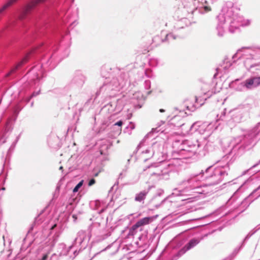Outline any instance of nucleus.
Returning a JSON list of instances; mask_svg holds the SVG:
<instances>
[{
	"label": "nucleus",
	"mask_w": 260,
	"mask_h": 260,
	"mask_svg": "<svg viewBox=\"0 0 260 260\" xmlns=\"http://www.w3.org/2000/svg\"><path fill=\"white\" fill-rule=\"evenodd\" d=\"M260 139V122L251 130L243 136L232 139L229 153L216 161V167H208L199 174H192L178 183L173 194L176 196L190 197L189 199L204 197L213 192L210 186L219 184L225 180L232 164L231 156L241 155L245 150H249Z\"/></svg>",
	"instance_id": "nucleus-1"
},
{
	"label": "nucleus",
	"mask_w": 260,
	"mask_h": 260,
	"mask_svg": "<svg viewBox=\"0 0 260 260\" xmlns=\"http://www.w3.org/2000/svg\"><path fill=\"white\" fill-rule=\"evenodd\" d=\"M208 143H202L197 139L176 140L172 144L173 158L167 161H160L148 166L151 176L159 179L167 180L170 174L177 171L180 160L196 156L202 157L208 152Z\"/></svg>",
	"instance_id": "nucleus-2"
},
{
	"label": "nucleus",
	"mask_w": 260,
	"mask_h": 260,
	"mask_svg": "<svg viewBox=\"0 0 260 260\" xmlns=\"http://www.w3.org/2000/svg\"><path fill=\"white\" fill-rule=\"evenodd\" d=\"M239 9L235 7L232 2H226L223 6L221 12L217 16L218 22L216 27L217 35L222 37L225 33L223 25L226 24L231 34L238 32L240 27L243 26V18L239 14Z\"/></svg>",
	"instance_id": "nucleus-3"
},
{
	"label": "nucleus",
	"mask_w": 260,
	"mask_h": 260,
	"mask_svg": "<svg viewBox=\"0 0 260 260\" xmlns=\"http://www.w3.org/2000/svg\"><path fill=\"white\" fill-rule=\"evenodd\" d=\"M128 82V75L120 70H116L108 77H105L103 85L96 92V95L103 94L112 98L116 96Z\"/></svg>",
	"instance_id": "nucleus-4"
},
{
	"label": "nucleus",
	"mask_w": 260,
	"mask_h": 260,
	"mask_svg": "<svg viewBox=\"0 0 260 260\" xmlns=\"http://www.w3.org/2000/svg\"><path fill=\"white\" fill-rule=\"evenodd\" d=\"M210 11L208 6H204L200 0H182V5L176 11L175 15L177 17L192 18L194 13L198 12L205 14Z\"/></svg>",
	"instance_id": "nucleus-5"
},
{
	"label": "nucleus",
	"mask_w": 260,
	"mask_h": 260,
	"mask_svg": "<svg viewBox=\"0 0 260 260\" xmlns=\"http://www.w3.org/2000/svg\"><path fill=\"white\" fill-rule=\"evenodd\" d=\"M237 58L241 59L245 67L249 69L254 66L253 61L260 59V47H243L233 56V62Z\"/></svg>",
	"instance_id": "nucleus-6"
},
{
	"label": "nucleus",
	"mask_w": 260,
	"mask_h": 260,
	"mask_svg": "<svg viewBox=\"0 0 260 260\" xmlns=\"http://www.w3.org/2000/svg\"><path fill=\"white\" fill-rule=\"evenodd\" d=\"M177 18L178 19L176 20L174 24L172 32L166 35L165 38L162 40L163 42H168L170 43L174 40L184 37L186 35V28L194 23L189 18L185 17Z\"/></svg>",
	"instance_id": "nucleus-7"
},
{
	"label": "nucleus",
	"mask_w": 260,
	"mask_h": 260,
	"mask_svg": "<svg viewBox=\"0 0 260 260\" xmlns=\"http://www.w3.org/2000/svg\"><path fill=\"white\" fill-rule=\"evenodd\" d=\"M90 237L91 235L89 232L83 230L79 231L77 233V236L72 245L69 247L67 254L72 257L71 253H73L74 254L73 258L75 257L80 251L86 248Z\"/></svg>",
	"instance_id": "nucleus-8"
},
{
	"label": "nucleus",
	"mask_w": 260,
	"mask_h": 260,
	"mask_svg": "<svg viewBox=\"0 0 260 260\" xmlns=\"http://www.w3.org/2000/svg\"><path fill=\"white\" fill-rule=\"evenodd\" d=\"M243 114V109H233L227 113L226 109H224L220 115H217V121L221 120L226 122L230 127H233L242 121Z\"/></svg>",
	"instance_id": "nucleus-9"
},
{
	"label": "nucleus",
	"mask_w": 260,
	"mask_h": 260,
	"mask_svg": "<svg viewBox=\"0 0 260 260\" xmlns=\"http://www.w3.org/2000/svg\"><path fill=\"white\" fill-rule=\"evenodd\" d=\"M260 197V185L254 189L248 196L244 198L242 201L235 204L234 208L239 213L244 211L254 200Z\"/></svg>",
	"instance_id": "nucleus-10"
},
{
	"label": "nucleus",
	"mask_w": 260,
	"mask_h": 260,
	"mask_svg": "<svg viewBox=\"0 0 260 260\" xmlns=\"http://www.w3.org/2000/svg\"><path fill=\"white\" fill-rule=\"evenodd\" d=\"M144 143L141 142L137 147V152L142 154H147L144 160L146 161L152 157L155 154H159L160 152L161 146L157 142L153 143L151 146L145 148H143Z\"/></svg>",
	"instance_id": "nucleus-11"
},
{
	"label": "nucleus",
	"mask_w": 260,
	"mask_h": 260,
	"mask_svg": "<svg viewBox=\"0 0 260 260\" xmlns=\"http://www.w3.org/2000/svg\"><path fill=\"white\" fill-rule=\"evenodd\" d=\"M214 129L213 124L212 123H204L199 125V123L196 122L189 126L188 132L191 133L194 132H198L201 135H204L205 138L210 136Z\"/></svg>",
	"instance_id": "nucleus-12"
},
{
	"label": "nucleus",
	"mask_w": 260,
	"mask_h": 260,
	"mask_svg": "<svg viewBox=\"0 0 260 260\" xmlns=\"http://www.w3.org/2000/svg\"><path fill=\"white\" fill-rule=\"evenodd\" d=\"M46 0H32L29 3L25 8L23 14L21 15V19H25L34 10L40 6V5L44 4Z\"/></svg>",
	"instance_id": "nucleus-13"
},
{
	"label": "nucleus",
	"mask_w": 260,
	"mask_h": 260,
	"mask_svg": "<svg viewBox=\"0 0 260 260\" xmlns=\"http://www.w3.org/2000/svg\"><path fill=\"white\" fill-rule=\"evenodd\" d=\"M230 87L238 91L250 90L247 79L242 81L236 79L230 83Z\"/></svg>",
	"instance_id": "nucleus-14"
},
{
	"label": "nucleus",
	"mask_w": 260,
	"mask_h": 260,
	"mask_svg": "<svg viewBox=\"0 0 260 260\" xmlns=\"http://www.w3.org/2000/svg\"><path fill=\"white\" fill-rule=\"evenodd\" d=\"M248 187L247 182L245 181L238 189L234 192L231 198L228 200L227 204L228 205L235 204L236 201L240 197L241 194Z\"/></svg>",
	"instance_id": "nucleus-15"
},
{
	"label": "nucleus",
	"mask_w": 260,
	"mask_h": 260,
	"mask_svg": "<svg viewBox=\"0 0 260 260\" xmlns=\"http://www.w3.org/2000/svg\"><path fill=\"white\" fill-rule=\"evenodd\" d=\"M86 77L81 71H77L71 81L72 84H74L77 87H82L86 80Z\"/></svg>",
	"instance_id": "nucleus-16"
},
{
	"label": "nucleus",
	"mask_w": 260,
	"mask_h": 260,
	"mask_svg": "<svg viewBox=\"0 0 260 260\" xmlns=\"http://www.w3.org/2000/svg\"><path fill=\"white\" fill-rule=\"evenodd\" d=\"M141 229L137 225L136 223L132 226L130 228H126L122 231V234L125 238H131L136 235L138 232H141Z\"/></svg>",
	"instance_id": "nucleus-17"
},
{
	"label": "nucleus",
	"mask_w": 260,
	"mask_h": 260,
	"mask_svg": "<svg viewBox=\"0 0 260 260\" xmlns=\"http://www.w3.org/2000/svg\"><path fill=\"white\" fill-rule=\"evenodd\" d=\"M158 217V215H155L152 216H148L139 219L135 223L137 225L139 228V229H141L142 231L143 230V226L149 224V223L152 222L156 218Z\"/></svg>",
	"instance_id": "nucleus-18"
},
{
	"label": "nucleus",
	"mask_w": 260,
	"mask_h": 260,
	"mask_svg": "<svg viewBox=\"0 0 260 260\" xmlns=\"http://www.w3.org/2000/svg\"><path fill=\"white\" fill-rule=\"evenodd\" d=\"M200 240L198 239L193 238L189 240V241L179 251L180 252L184 253L187 251L193 248L197 245L200 243Z\"/></svg>",
	"instance_id": "nucleus-19"
},
{
	"label": "nucleus",
	"mask_w": 260,
	"mask_h": 260,
	"mask_svg": "<svg viewBox=\"0 0 260 260\" xmlns=\"http://www.w3.org/2000/svg\"><path fill=\"white\" fill-rule=\"evenodd\" d=\"M247 79L250 90L260 86V76H252Z\"/></svg>",
	"instance_id": "nucleus-20"
},
{
	"label": "nucleus",
	"mask_w": 260,
	"mask_h": 260,
	"mask_svg": "<svg viewBox=\"0 0 260 260\" xmlns=\"http://www.w3.org/2000/svg\"><path fill=\"white\" fill-rule=\"evenodd\" d=\"M150 190V188L147 189H145L137 193L135 195V201L137 202L144 203L147 194L148 193Z\"/></svg>",
	"instance_id": "nucleus-21"
},
{
	"label": "nucleus",
	"mask_w": 260,
	"mask_h": 260,
	"mask_svg": "<svg viewBox=\"0 0 260 260\" xmlns=\"http://www.w3.org/2000/svg\"><path fill=\"white\" fill-rule=\"evenodd\" d=\"M41 51V48H33L31 50V51L29 53H28L25 56V57L22 59V60L18 63V64L17 66V67H16V68L15 69H14L12 71V72H15V70H16L18 68L20 67L23 63L26 62L28 60L29 58L30 57V56L31 54L35 53V52H40Z\"/></svg>",
	"instance_id": "nucleus-22"
},
{
	"label": "nucleus",
	"mask_w": 260,
	"mask_h": 260,
	"mask_svg": "<svg viewBox=\"0 0 260 260\" xmlns=\"http://www.w3.org/2000/svg\"><path fill=\"white\" fill-rule=\"evenodd\" d=\"M39 216H38V217H36L35 218V220L34 222V223H32V224L31 225V226H30V228H29L28 231V233H27V236H29L30 235H31L32 236L33 234H34V229L35 227V226L38 224H40V223H41L43 221H41L40 220V219L39 218Z\"/></svg>",
	"instance_id": "nucleus-23"
},
{
	"label": "nucleus",
	"mask_w": 260,
	"mask_h": 260,
	"mask_svg": "<svg viewBox=\"0 0 260 260\" xmlns=\"http://www.w3.org/2000/svg\"><path fill=\"white\" fill-rule=\"evenodd\" d=\"M161 61L157 58H151L149 60V65L152 67H156L159 64H162Z\"/></svg>",
	"instance_id": "nucleus-24"
},
{
	"label": "nucleus",
	"mask_w": 260,
	"mask_h": 260,
	"mask_svg": "<svg viewBox=\"0 0 260 260\" xmlns=\"http://www.w3.org/2000/svg\"><path fill=\"white\" fill-rule=\"evenodd\" d=\"M17 0H10L0 9V15Z\"/></svg>",
	"instance_id": "nucleus-25"
},
{
	"label": "nucleus",
	"mask_w": 260,
	"mask_h": 260,
	"mask_svg": "<svg viewBox=\"0 0 260 260\" xmlns=\"http://www.w3.org/2000/svg\"><path fill=\"white\" fill-rule=\"evenodd\" d=\"M138 239L140 242H142V244H146L147 239V232L146 231H144L143 233L139 236Z\"/></svg>",
	"instance_id": "nucleus-26"
},
{
	"label": "nucleus",
	"mask_w": 260,
	"mask_h": 260,
	"mask_svg": "<svg viewBox=\"0 0 260 260\" xmlns=\"http://www.w3.org/2000/svg\"><path fill=\"white\" fill-rule=\"evenodd\" d=\"M90 207L93 210H98L101 206V202L96 200L90 203Z\"/></svg>",
	"instance_id": "nucleus-27"
},
{
	"label": "nucleus",
	"mask_w": 260,
	"mask_h": 260,
	"mask_svg": "<svg viewBox=\"0 0 260 260\" xmlns=\"http://www.w3.org/2000/svg\"><path fill=\"white\" fill-rule=\"evenodd\" d=\"M251 236V234H248L244 239L240 247L238 249H237V248L235 249V251H237V252H238L244 246L245 242L250 238Z\"/></svg>",
	"instance_id": "nucleus-28"
},
{
	"label": "nucleus",
	"mask_w": 260,
	"mask_h": 260,
	"mask_svg": "<svg viewBox=\"0 0 260 260\" xmlns=\"http://www.w3.org/2000/svg\"><path fill=\"white\" fill-rule=\"evenodd\" d=\"M218 0H200V3H203L204 6H208L211 9L209 5L216 2ZM211 9H210L211 10Z\"/></svg>",
	"instance_id": "nucleus-29"
},
{
	"label": "nucleus",
	"mask_w": 260,
	"mask_h": 260,
	"mask_svg": "<svg viewBox=\"0 0 260 260\" xmlns=\"http://www.w3.org/2000/svg\"><path fill=\"white\" fill-rule=\"evenodd\" d=\"M84 183V180H81L74 188L73 189V192L76 193L77 192L79 191V189L82 187Z\"/></svg>",
	"instance_id": "nucleus-30"
},
{
	"label": "nucleus",
	"mask_w": 260,
	"mask_h": 260,
	"mask_svg": "<svg viewBox=\"0 0 260 260\" xmlns=\"http://www.w3.org/2000/svg\"><path fill=\"white\" fill-rule=\"evenodd\" d=\"M144 73L147 78H151L154 76L152 71L150 69H145Z\"/></svg>",
	"instance_id": "nucleus-31"
},
{
	"label": "nucleus",
	"mask_w": 260,
	"mask_h": 260,
	"mask_svg": "<svg viewBox=\"0 0 260 260\" xmlns=\"http://www.w3.org/2000/svg\"><path fill=\"white\" fill-rule=\"evenodd\" d=\"M158 126L155 128H152L151 131L148 134V136H150L155 133H157L160 131H161V132H163V130L161 131V129L159 128V127L160 126V124H159V123H158Z\"/></svg>",
	"instance_id": "nucleus-32"
},
{
	"label": "nucleus",
	"mask_w": 260,
	"mask_h": 260,
	"mask_svg": "<svg viewBox=\"0 0 260 260\" xmlns=\"http://www.w3.org/2000/svg\"><path fill=\"white\" fill-rule=\"evenodd\" d=\"M123 124V121L122 120H119L118 121L116 122L113 124V126H118V129L117 131L118 133H120L121 131V126Z\"/></svg>",
	"instance_id": "nucleus-33"
},
{
	"label": "nucleus",
	"mask_w": 260,
	"mask_h": 260,
	"mask_svg": "<svg viewBox=\"0 0 260 260\" xmlns=\"http://www.w3.org/2000/svg\"><path fill=\"white\" fill-rule=\"evenodd\" d=\"M22 108L23 107H21L19 105H16L14 110V114L17 116Z\"/></svg>",
	"instance_id": "nucleus-34"
},
{
	"label": "nucleus",
	"mask_w": 260,
	"mask_h": 260,
	"mask_svg": "<svg viewBox=\"0 0 260 260\" xmlns=\"http://www.w3.org/2000/svg\"><path fill=\"white\" fill-rule=\"evenodd\" d=\"M144 87L146 89L148 90L151 87V82L149 80H146L144 83Z\"/></svg>",
	"instance_id": "nucleus-35"
},
{
	"label": "nucleus",
	"mask_w": 260,
	"mask_h": 260,
	"mask_svg": "<svg viewBox=\"0 0 260 260\" xmlns=\"http://www.w3.org/2000/svg\"><path fill=\"white\" fill-rule=\"evenodd\" d=\"M232 65V63L231 62H228V61H226V60H225L224 61V66L223 67V68L224 69V70H225V71L228 70V68L230 67V66H231Z\"/></svg>",
	"instance_id": "nucleus-36"
},
{
	"label": "nucleus",
	"mask_w": 260,
	"mask_h": 260,
	"mask_svg": "<svg viewBox=\"0 0 260 260\" xmlns=\"http://www.w3.org/2000/svg\"><path fill=\"white\" fill-rule=\"evenodd\" d=\"M40 91H38L37 92H34L31 95V96L30 97H29L27 100V101L26 102L28 103L29 102V101H30V100L33 98V97H35V96H36L37 95H38V94H39L40 93Z\"/></svg>",
	"instance_id": "nucleus-37"
},
{
	"label": "nucleus",
	"mask_w": 260,
	"mask_h": 260,
	"mask_svg": "<svg viewBox=\"0 0 260 260\" xmlns=\"http://www.w3.org/2000/svg\"><path fill=\"white\" fill-rule=\"evenodd\" d=\"M95 183V181L94 179H93V178L90 179L88 181V185L89 186H91L92 185H93Z\"/></svg>",
	"instance_id": "nucleus-38"
},
{
	"label": "nucleus",
	"mask_w": 260,
	"mask_h": 260,
	"mask_svg": "<svg viewBox=\"0 0 260 260\" xmlns=\"http://www.w3.org/2000/svg\"><path fill=\"white\" fill-rule=\"evenodd\" d=\"M130 128L131 130L135 128V124L133 122H131L129 124V125L126 126V128L128 129Z\"/></svg>",
	"instance_id": "nucleus-39"
},
{
	"label": "nucleus",
	"mask_w": 260,
	"mask_h": 260,
	"mask_svg": "<svg viewBox=\"0 0 260 260\" xmlns=\"http://www.w3.org/2000/svg\"><path fill=\"white\" fill-rule=\"evenodd\" d=\"M187 109L189 110V111H193L194 110H195L196 107V106H194V105L192 106L191 107H189L188 106H187L186 107Z\"/></svg>",
	"instance_id": "nucleus-40"
},
{
	"label": "nucleus",
	"mask_w": 260,
	"mask_h": 260,
	"mask_svg": "<svg viewBox=\"0 0 260 260\" xmlns=\"http://www.w3.org/2000/svg\"><path fill=\"white\" fill-rule=\"evenodd\" d=\"M126 175V172L124 171V172H122L121 173H120L119 175V177H118V179H120V178H122L124 176H125Z\"/></svg>",
	"instance_id": "nucleus-41"
},
{
	"label": "nucleus",
	"mask_w": 260,
	"mask_h": 260,
	"mask_svg": "<svg viewBox=\"0 0 260 260\" xmlns=\"http://www.w3.org/2000/svg\"><path fill=\"white\" fill-rule=\"evenodd\" d=\"M56 242V241L55 239H53L51 240V241L50 242V244L51 248H52L53 247H54Z\"/></svg>",
	"instance_id": "nucleus-42"
},
{
	"label": "nucleus",
	"mask_w": 260,
	"mask_h": 260,
	"mask_svg": "<svg viewBox=\"0 0 260 260\" xmlns=\"http://www.w3.org/2000/svg\"><path fill=\"white\" fill-rule=\"evenodd\" d=\"M260 229V227H259L256 230H252L251 231H250L248 234H251V236H252L253 234H254L258 230Z\"/></svg>",
	"instance_id": "nucleus-43"
},
{
	"label": "nucleus",
	"mask_w": 260,
	"mask_h": 260,
	"mask_svg": "<svg viewBox=\"0 0 260 260\" xmlns=\"http://www.w3.org/2000/svg\"><path fill=\"white\" fill-rule=\"evenodd\" d=\"M19 137L20 136H18L17 137V139H16V141L15 142H14L11 146V147L10 148V150L11 149V148H14L15 146V144L16 143V142L18 141L19 139Z\"/></svg>",
	"instance_id": "nucleus-44"
},
{
	"label": "nucleus",
	"mask_w": 260,
	"mask_h": 260,
	"mask_svg": "<svg viewBox=\"0 0 260 260\" xmlns=\"http://www.w3.org/2000/svg\"><path fill=\"white\" fill-rule=\"evenodd\" d=\"M47 258H48V254H44L40 260H47Z\"/></svg>",
	"instance_id": "nucleus-45"
},
{
	"label": "nucleus",
	"mask_w": 260,
	"mask_h": 260,
	"mask_svg": "<svg viewBox=\"0 0 260 260\" xmlns=\"http://www.w3.org/2000/svg\"><path fill=\"white\" fill-rule=\"evenodd\" d=\"M57 255L54 254L51 256L50 260H57Z\"/></svg>",
	"instance_id": "nucleus-46"
},
{
	"label": "nucleus",
	"mask_w": 260,
	"mask_h": 260,
	"mask_svg": "<svg viewBox=\"0 0 260 260\" xmlns=\"http://www.w3.org/2000/svg\"><path fill=\"white\" fill-rule=\"evenodd\" d=\"M76 200V199H74V198H70L69 200V203L70 204V205H72L73 204V202H74Z\"/></svg>",
	"instance_id": "nucleus-47"
},
{
	"label": "nucleus",
	"mask_w": 260,
	"mask_h": 260,
	"mask_svg": "<svg viewBox=\"0 0 260 260\" xmlns=\"http://www.w3.org/2000/svg\"><path fill=\"white\" fill-rule=\"evenodd\" d=\"M57 226V224H56V223L54 224L53 225L51 226V227L50 228V230L51 231L54 230V229H55Z\"/></svg>",
	"instance_id": "nucleus-48"
},
{
	"label": "nucleus",
	"mask_w": 260,
	"mask_h": 260,
	"mask_svg": "<svg viewBox=\"0 0 260 260\" xmlns=\"http://www.w3.org/2000/svg\"><path fill=\"white\" fill-rule=\"evenodd\" d=\"M260 164V160L258 161L257 163L254 164L252 167L251 168H255L256 166H257L259 164Z\"/></svg>",
	"instance_id": "nucleus-49"
},
{
	"label": "nucleus",
	"mask_w": 260,
	"mask_h": 260,
	"mask_svg": "<svg viewBox=\"0 0 260 260\" xmlns=\"http://www.w3.org/2000/svg\"><path fill=\"white\" fill-rule=\"evenodd\" d=\"M164 253V251H162L161 253L160 254V255H159V256L157 257V258L156 259V260H160L161 259V256L162 254V253Z\"/></svg>",
	"instance_id": "nucleus-50"
},
{
	"label": "nucleus",
	"mask_w": 260,
	"mask_h": 260,
	"mask_svg": "<svg viewBox=\"0 0 260 260\" xmlns=\"http://www.w3.org/2000/svg\"><path fill=\"white\" fill-rule=\"evenodd\" d=\"M104 211V209H102L101 210H100V211H99V213H101L103 212Z\"/></svg>",
	"instance_id": "nucleus-51"
},
{
	"label": "nucleus",
	"mask_w": 260,
	"mask_h": 260,
	"mask_svg": "<svg viewBox=\"0 0 260 260\" xmlns=\"http://www.w3.org/2000/svg\"><path fill=\"white\" fill-rule=\"evenodd\" d=\"M159 112H165V110L163 109H159Z\"/></svg>",
	"instance_id": "nucleus-52"
},
{
	"label": "nucleus",
	"mask_w": 260,
	"mask_h": 260,
	"mask_svg": "<svg viewBox=\"0 0 260 260\" xmlns=\"http://www.w3.org/2000/svg\"><path fill=\"white\" fill-rule=\"evenodd\" d=\"M198 100H199V99H198L197 97H196V103H198Z\"/></svg>",
	"instance_id": "nucleus-53"
},
{
	"label": "nucleus",
	"mask_w": 260,
	"mask_h": 260,
	"mask_svg": "<svg viewBox=\"0 0 260 260\" xmlns=\"http://www.w3.org/2000/svg\"><path fill=\"white\" fill-rule=\"evenodd\" d=\"M5 190V187H2L0 190Z\"/></svg>",
	"instance_id": "nucleus-54"
},
{
	"label": "nucleus",
	"mask_w": 260,
	"mask_h": 260,
	"mask_svg": "<svg viewBox=\"0 0 260 260\" xmlns=\"http://www.w3.org/2000/svg\"><path fill=\"white\" fill-rule=\"evenodd\" d=\"M63 169V167L62 166L59 167V170H62Z\"/></svg>",
	"instance_id": "nucleus-55"
},
{
	"label": "nucleus",
	"mask_w": 260,
	"mask_h": 260,
	"mask_svg": "<svg viewBox=\"0 0 260 260\" xmlns=\"http://www.w3.org/2000/svg\"><path fill=\"white\" fill-rule=\"evenodd\" d=\"M216 75H217V73H216V74H215L214 75L213 78H216Z\"/></svg>",
	"instance_id": "nucleus-56"
},
{
	"label": "nucleus",
	"mask_w": 260,
	"mask_h": 260,
	"mask_svg": "<svg viewBox=\"0 0 260 260\" xmlns=\"http://www.w3.org/2000/svg\"><path fill=\"white\" fill-rule=\"evenodd\" d=\"M98 175V173H95L94 174V176L96 177Z\"/></svg>",
	"instance_id": "nucleus-57"
},
{
	"label": "nucleus",
	"mask_w": 260,
	"mask_h": 260,
	"mask_svg": "<svg viewBox=\"0 0 260 260\" xmlns=\"http://www.w3.org/2000/svg\"><path fill=\"white\" fill-rule=\"evenodd\" d=\"M115 185H116V184H115L112 186V187L111 188V189L114 188V187H115Z\"/></svg>",
	"instance_id": "nucleus-58"
},
{
	"label": "nucleus",
	"mask_w": 260,
	"mask_h": 260,
	"mask_svg": "<svg viewBox=\"0 0 260 260\" xmlns=\"http://www.w3.org/2000/svg\"><path fill=\"white\" fill-rule=\"evenodd\" d=\"M229 259L230 260H231V258H227L225 259L224 260H227V259Z\"/></svg>",
	"instance_id": "nucleus-59"
},
{
	"label": "nucleus",
	"mask_w": 260,
	"mask_h": 260,
	"mask_svg": "<svg viewBox=\"0 0 260 260\" xmlns=\"http://www.w3.org/2000/svg\"><path fill=\"white\" fill-rule=\"evenodd\" d=\"M151 93V91H148V92H147V93H148V94H149V93Z\"/></svg>",
	"instance_id": "nucleus-60"
},
{
	"label": "nucleus",
	"mask_w": 260,
	"mask_h": 260,
	"mask_svg": "<svg viewBox=\"0 0 260 260\" xmlns=\"http://www.w3.org/2000/svg\"><path fill=\"white\" fill-rule=\"evenodd\" d=\"M160 123H161L164 124V121H160Z\"/></svg>",
	"instance_id": "nucleus-61"
},
{
	"label": "nucleus",
	"mask_w": 260,
	"mask_h": 260,
	"mask_svg": "<svg viewBox=\"0 0 260 260\" xmlns=\"http://www.w3.org/2000/svg\"><path fill=\"white\" fill-rule=\"evenodd\" d=\"M33 102L31 103V106L32 107L33 106Z\"/></svg>",
	"instance_id": "nucleus-62"
},
{
	"label": "nucleus",
	"mask_w": 260,
	"mask_h": 260,
	"mask_svg": "<svg viewBox=\"0 0 260 260\" xmlns=\"http://www.w3.org/2000/svg\"><path fill=\"white\" fill-rule=\"evenodd\" d=\"M184 125V124H182L181 125V126H183Z\"/></svg>",
	"instance_id": "nucleus-63"
},
{
	"label": "nucleus",
	"mask_w": 260,
	"mask_h": 260,
	"mask_svg": "<svg viewBox=\"0 0 260 260\" xmlns=\"http://www.w3.org/2000/svg\"><path fill=\"white\" fill-rule=\"evenodd\" d=\"M258 225H260V224Z\"/></svg>",
	"instance_id": "nucleus-64"
}]
</instances>
